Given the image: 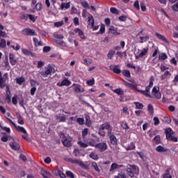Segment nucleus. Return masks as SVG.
Listing matches in <instances>:
<instances>
[{
  "label": "nucleus",
  "mask_w": 178,
  "mask_h": 178,
  "mask_svg": "<svg viewBox=\"0 0 178 178\" xmlns=\"http://www.w3.org/2000/svg\"><path fill=\"white\" fill-rule=\"evenodd\" d=\"M123 84L124 86H127L128 88H131V90H134V91H136V92H140L143 95H145V97H148L149 98H152L151 97V88L154 87V76L150 77V81L149 86H146L145 90H138L137 88L133 85L131 83H129L124 80H123Z\"/></svg>",
  "instance_id": "nucleus-1"
},
{
  "label": "nucleus",
  "mask_w": 178,
  "mask_h": 178,
  "mask_svg": "<svg viewBox=\"0 0 178 178\" xmlns=\"http://www.w3.org/2000/svg\"><path fill=\"white\" fill-rule=\"evenodd\" d=\"M51 73H55V67H54V65L49 64L45 67V70L40 72V74L42 75V77H48Z\"/></svg>",
  "instance_id": "nucleus-2"
},
{
  "label": "nucleus",
  "mask_w": 178,
  "mask_h": 178,
  "mask_svg": "<svg viewBox=\"0 0 178 178\" xmlns=\"http://www.w3.org/2000/svg\"><path fill=\"white\" fill-rule=\"evenodd\" d=\"M127 171L130 177H134L135 175H138L140 170L136 165H129V168H127Z\"/></svg>",
  "instance_id": "nucleus-3"
},
{
  "label": "nucleus",
  "mask_w": 178,
  "mask_h": 178,
  "mask_svg": "<svg viewBox=\"0 0 178 178\" xmlns=\"http://www.w3.org/2000/svg\"><path fill=\"white\" fill-rule=\"evenodd\" d=\"M152 95H150V98H156V99H161L162 98V93L159 92V87L154 86L152 90Z\"/></svg>",
  "instance_id": "nucleus-4"
},
{
  "label": "nucleus",
  "mask_w": 178,
  "mask_h": 178,
  "mask_svg": "<svg viewBox=\"0 0 178 178\" xmlns=\"http://www.w3.org/2000/svg\"><path fill=\"white\" fill-rule=\"evenodd\" d=\"M99 130V131L107 130L108 134H112V127L111 126V124H109V122H104V124H102L100 126Z\"/></svg>",
  "instance_id": "nucleus-5"
},
{
  "label": "nucleus",
  "mask_w": 178,
  "mask_h": 178,
  "mask_svg": "<svg viewBox=\"0 0 178 178\" xmlns=\"http://www.w3.org/2000/svg\"><path fill=\"white\" fill-rule=\"evenodd\" d=\"M22 34H24V35L33 36V35H37V32H35V31H34V29L26 28L22 30Z\"/></svg>",
  "instance_id": "nucleus-6"
},
{
  "label": "nucleus",
  "mask_w": 178,
  "mask_h": 178,
  "mask_svg": "<svg viewBox=\"0 0 178 178\" xmlns=\"http://www.w3.org/2000/svg\"><path fill=\"white\" fill-rule=\"evenodd\" d=\"M88 22L89 23V24H90L92 27V30L94 31L98 30V29H99V26H94V17H92L91 15H90L88 17Z\"/></svg>",
  "instance_id": "nucleus-7"
},
{
  "label": "nucleus",
  "mask_w": 178,
  "mask_h": 178,
  "mask_svg": "<svg viewBox=\"0 0 178 178\" xmlns=\"http://www.w3.org/2000/svg\"><path fill=\"white\" fill-rule=\"evenodd\" d=\"M74 33L76 34H78V35L80 37L81 40H86V35L84 34V32H83V30L76 28L74 30Z\"/></svg>",
  "instance_id": "nucleus-8"
},
{
  "label": "nucleus",
  "mask_w": 178,
  "mask_h": 178,
  "mask_svg": "<svg viewBox=\"0 0 178 178\" xmlns=\"http://www.w3.org/2000/svg\"><path fill=\"white\" fill-rule=\"evenodd\" d=\"M96 148H98L102 152L106 151L108 149V145L105 143H97Z\"/></svg>",
  "instance_id": "nucleus-9"
},
{
  "label": "nucleus",
  "mask_w": 178,
  "mask_h": 178,
  "mask_svg": "<svg viewBox=\"0 0 178 178\" xmlns=\"http://www.w3.org/2000/svg\"><path fill=\"white\" fill-rule=\"evenodd\" d=\"M9 59H10V63L12 66H15V65L17 63V60L16 59L15 54L12 53L9 54Z\"/></svg>",
  "instance_id": "nucleus-10"
},
{
  "label": "nucleus",
  "mask_w": 178,
  "mask_h": 178,
  "mask_svg": "<svg viewBox=\"0 0 178 178\" xmlns=\"http://www.w3.org/2000/svg\"><path fill=\"white\" fill-rule=\"evenodd\" d=\"M72 84V82L69 81V79H64L61 83H57V86L58 87H63V86H65L66 87H69Z\"/></svg>",
  "instance_id": "nucleus-11"
},
{
  "label": "nucleus",
  "mask_w": 178,
  "mask_h": 178,
  "mask_svg": "<svg viewBox=\"0 0 178 178\" xmlns=\"http://www.w3.org/2000/svg\"><path fill=\"white\" fill-rule=\"evenodd\" d=\"M110 70H113L116 74H120L122 71L120 70V68L119 67V65H111Z\"/></svg>",
  "instance_id": "nucleus-12"
},
{
  "label": "nucleus",
  "mask_w": 178,
  "mask_h": 178,
  "mask_svg": "<svg viewBox=\"0 0 178 178\" xmlns=\"http://www.w3.org/2000/svg\"><path fill=\"white\" fill-rule=\"evenodd\" d=\"M165 136L167 140H170V138L173 136V130L172 129L168 128L165 130Z\"/></svg>",
  "instance_id": "nucleus-13"
},
{
  "label": "nucleus",
  "mask_w": 178,
  "mask_h": 178,
  "mask_svg": "<svg viewBox=\"0 0 178 178\" xmlns=\"http://www.w3.org/2000/svg\"><path fill=\"white\" fill-rule=\"evenodd\" d=\"M155 35L159 40H161V41H163L164 42H166V43L169 42V41H168V39H166V38L162 34L159 33H156Z\"/></svg>",
  "instance_id": "nucleus-14"
},
{
  "label": "nucleus",
  "mask_w": 178,
  "mask_h": 178,
  "mask_svg": "<svg viewBox=\"0 0 178 178\" xmlns=\"http://www.w3.org/2000/svg\"><path fill=\"white\" fill-rule=\"evenodd\" d=\"M41 175L43 176L44 178H51V172H49L48 170L42 169L41 170Z\"/></svg>",
  "instance_id": "nucleus-15"
},
{
  "label": "nucleus",
  "mask_w": 178,
  "mask_h": 178,
  "mask_svg": "<svg viewBox=\"0 0 178 178\" xmlns=\"http://www.w3.org/2000/svg\"><path fill=\"white\" fill-rule=\"evenodd\" d=\"M10 146L11 147L12 149H14L15 151H19V149H20V145H19V144H17L16 142L10 143Z\"/></svg>",
  "instance_id": "nucleus-16"
},
{
  "label": "nucleus",
  "mask_w": 178,
  "mask_h": 178,
  "mask_svg": "<svg viewBox=\"0 0 178 178\" xmlns=\"http://www.w3.org/2000/svg\"><path fill=\"white\" fill-rule=\"evenodd\" d=\"M5 27L0 24V38L1 37L2 38H6L8 37V34H6L5 31H3Z\"/></svg>",
  "instance_id": "nucleus-17"
},
{
  "label": "nucleus",
  "mask_w": 178,
  "mask_h": 178,
  "mask_svg": "<svg viewBox=\"0 0 178 178\" xmlns=\"http://www.w3.org/2000/svg\"><path fill=\"white\" fill-rule=\"evenodd\" d=\"M108 137H110L111 143L113 145H116V144H118V138H116L115 135H112V134H108Z\"/></svg>",
  "instance_id": "nucleus-18"
},
{
  "label": "nucleus",
  "mask_w": 178,
  "mask_h": 178,
  "mask_svg": "<svg viewBox=\"0 0 178 178\" xmlns=\"http://www.w3.org/2000/svg\"><path fill=\"white\" fill-rule=\"evenodd\" d=\"M108 33L114 34L115 35H119V34H120V33L118 32V28H115V26H111Z\"/></svg>",
  "instance_id": "nucleus-19"
},
{
  "label": "nucleus",
  "mask_w": 178,
  "mask_h": 178,
  "mask_svg": "<svg viewBox=\"0 0 178 178\" xmlns=\"http://www.w3.org/2000/svg\"><path fill=\"white\" fill-rule=\"evenodd\" d=\"M172 73H170V72L169 71H165L164 74L161 76V79L165 80V79H166L167 80H168L169 79H170Z\"/></svg>",
  "instance_id": "nucleus-20"
},
{
  "label": "nucleus",
  "mask_w": 178,
  "mask_h": 178,
  "mask_svg": "<svg viewBox=\"0 0 178 178\" xmlns=\"http://www.w3.org/2000/svg\"><path fill=\"white\" fill-rule=\"evenodd\" d=\"M74 90L77 93L84 92V88L81 87V85H76V86L74 87Z\"/></svg>",
  "instance_id": "nucleus-21"
},
{
  "label": "nucleus",
  "mask_w": 178,
  "mask_h": 178,
  "mask_svg": "<svg viewBox=\"0 0 178 178\" xmlns=\"http://www.w3.org/2000/svg\"><path fill=\"white\" fill-rule=\"evenodd\" d=\"M82 169H85L86 170H88L90 169V165L88 164V162H81V164L79 165Z\"/></svg>",
  "instance_id": "nucleus-22"
},
{
  "label": "nucleus",
  "mask_w": 178,
  "mask_h": 178,
  "mask_svg": "<svg viewBox=\"0 0 178 178\" xmlns=\"http://www.w3.org/2000/svg\"><path fill=\"white\" fill-rule=\"evenodd\" d=\"M113 92H115V94H117V95H124V91L120 88L113 90Z\"/></svg>",
  "instance_id": "nucleus-23"
},
{
  "label": "nucleus",
  "mask_w": 178,
  "mask_h": 178,
  "mask_svg": "<svg viewBox=\"0 0 178 178\" xmlns=\"http://www.w3.org/2000/svg\"><path fill=\"white\" fill-rule=\"evenodd\" d=\"M22 54H24V55H26V56H34L33 52L30 51L27 49H22Z\"/></svg>",
  "instance_id": "nucleus-24"
},
{
  "label": "nucleus",
  "mask_w": 178,
  "mask_h": 178,
  "mask_svg": "<svg viewBox=\"0 0 178 178\" xmlns=\"http://www.w3.org/2000/svg\"><path fill=\"white\" fill-rule=\"evenodd\" d=\"M4 67L7 69L8 70H10V65L9 64V60L8 58V56H6L5 60L3 61Z\"/></svg>",
  "instance_id": "nucleus-25"
},
{
  "label": "nucleus",
  "mask_w": 178,
  "mask_h": 178,
  "mask_svg": "<svg viewBox=\"0 0 178 178\" xmlns=\"http://www.w3.org/2000/svg\"><path fill=\"white\" fill-rule=\"evenodd\" d=\"M14 127L16 129V130H17V131L22 133V134H26V129H24V127L17 126V125H15V127Z\"/></svg>",
  "instance_id": "nucleus-26"
},
{
  "label": "nucleus",
  "mask_w": 178,
  "mask_h": 178,
  "mask_svg": "<svg viewBox=\"0 0 178 178\" xmlns=\"http://www.w3.org/2000/svg\"><path fill=\"white\" fill-rule=\"evenodd\" d=\"M56 120L60 122H66V116L65 115H56Z\"/></svg>",
  "instance_id": "nucleus-27"
},
{
  "label": "nucleus",
  "mask_w": 178,
  "mask_h": 178,
  "mask_svg": "<svg viewBox=\"0 0 178 178\" xmlns=\"http://www.w3.org/2000/svg\"><path fill=\"white\" fill-rule=\"evenodd\" d=\"M98 143L95 141L94 139H89L88 141V145H90V147H95V148H97V145Z\"/></svg>",
  "instance_id": "nucleus-28"
},
{
  "label": "nucleus",
  "mask_w": 178,
  "mask_h": 178,
  "mask_svg": "<svg viewBox=\"0 0 178 178\" xmlns=\"http://www.w3.org/2000/svg\"><path fill=\"white\" fill-rule=\"evenodd\" d=\"M156 152H167L168 149L163 147L161 145H159L156 148Z\"/></svg>",
  "instance_id": "nucleus-29"
},
{
  "label": "nucleus",
  "mask_w": 178,
  "mask_h": 178,
  "mask_svg": "<svg viewBox=\"0 0 178 178\" xmlns=\"http://www.w3.org/2000/svg\"><path fill=\"white\" fill-rule=\"evenodd\" d=\"M63 144L65 147H72V140L69 139H65L63 140Z\"/></svg>",
  "instance_id": "nucleus-30"
},
{
  "label": "nucleus",
  "mask_w": 178,
  "mask_h": 178,
  "mask_svg": "<svg viewBox=\"0 0 178 178\" xmlns=\"http://www.w3.org/2000/svg\"><path fill=\"white\" fill-rule=\"evenodd\" d=\"M159 60H166L168 59V54L165 53H161L159 55Z\"/></svg>",
  "instance_id": "nucleus-31"
},
{
  "label": "nucleus",
  "mask_w": 178,
  "mask_h": 178,
  "mask_svg": "<svg viewBox=\"0 0 178 178\" xmlns=\"http://www.w3.org/2000/svg\"><path fill=\"white\" fill-rule=\"evenodd\" d=\"M69 8H70V2L68 3H62L60 5V9L62 10H64V8L65 9H69Z\"/></svg>",
  "instance_id": "nucleus-32"
},
{
  "label": "nucleus",
  "mask_w": 178,
  "mask_h": 178,
  "mask_svg": "<svg viewBox=\"0 0 178 178\" xmlns=\"http://www.w3.org/2000/svg\"><path fill=\"white\" fill-rule=\"evenodd\" d=\"M77 144L81 148H87L88 147V143H86L81 140L78 141Z\"/></svg>",
  "instance_id": "nucleus-33"
},
{
  "label": "nucleus",
  "mask_w": 178,
  "mask_h": 178,
  "mask_svg": "<svg viewBox=\"0 0 178 178\" xmlns=\"http://www.w3.org/2000/svg\"><path fill=\"white\" fill-rule=\"evenodd\" d=\"M24 81H26V79L23 76L16 79L17 84H19V86H22Z\"/></svg>",
  "instance_id": "nucleus-34"
},
{
  "label": "nucleus",
  "mask_w": 178,
  "mask_h": 178,
  "mask_svg": "<svg viewBox=\"0 0 178 178\" xmlns=\"http://www.w3.org/2000/svg\"><path fill=\"white\" fill-rule=\"evenodd\" d=\"M33 42H34L35 47H41V45H42V43H41V42H40L37 39V38H33Z\"/></svg>",
  "instance_id": "nucleus-35"
},
{
  "label": "nucleus",
  "mask_w": 178,
  "mask_h": 178,
  "mask_svg": "<svg viewBox=\"0 0 178 178\" xmlns=\"http://www.w3.org/2000/svg\"><path fill=\"white\" fill-rule=\"evenodd\" d=\"M148 54V49H143L141 52L139 54V56H140V58H143V56H145V55Z\"/></svg>",
  "instance_id": "nucleus-36"
},
{
  "label": "nucleus",
  "mask_w": 178,
  "mask_h": 178,
  "mask_svg": "<svg viewBox=\"0 0 178 178\" xmlns=\"http://www.w3.org/2000/svg\"><path fill=\"white\" fill-rule=\"evenodd\" d=\"M6 40L1 39L0 40V48H6Z\"/></svg>",
  "instance_id": "nucleus-37"
},
{
  "label": "nucleus",
  "mask_w": 178,
  "mask_h": 178,
  "mask_svg": "<svg viewBox=\"0 0 178 178\" xmlns=\"http://www.w3.org/2000/svg\"><path fill=\"white\" fill-rule=\"evenodd\" d=\"M136 145L134 143H131L127 147V151H133V149H135Z\"/></svg>",
  "instance_id": "nucleus-38"
},
{
  "label": "nucleus",
  "mask_w": 178,
  "mask_h": 178,
  "mask_svg": "<svg viewBox=\"0 0 178 178\" xmlns=\"http://www.w3.org/2000/svg\"><path fill=\"white\" fill-rule=\"evenodd\" d=\"M136 105V109H143L144 108V104L140 102H134V103Z\"/></svg>",
  "instance_id": "nucleus-39"
},
{
  "label": "nucleus",
  "mask_w": 178,
  "mask_h": 178,
  "mask_svg": "<svg viewBox=\"0 0 178 178\" xmlns=\"http://www.w3.org/2000/svg\"><path fill=\"white\" fill-rule=\"evenodd\" d=\"M90 158L92 159H94V161H98V155H97L95 153L92 152L89 154Z\"/></svg>",
  "instance_id": "nucleus-40"
},
{
  "label": "nucleus",
  "mask_w": 178,
  "mask_h": 178,
  "mask_svg": "<svg viewBox=\"0 0 178 178\" xmlns=\"http://www.w3.org/2000/svg\"><path fill=\"white\" fill-rule=\"evenodd\" d=\"M140 42H145V41H148V40H149V36L146 35V36H140Z\"/></svg>",
  "instance_id": "nucleus-41"
},
{
  "label": "nucleus",
  "mask_w": 178,
  "mask_h": 178,
  "mask_svg": "<svg viewBox=\"0 0 178 178\" xmlns=\"http://www.w3.org/2000/svg\"><path fill=\"white\" fill-rule=\"evenodd\" d=\"M134 8H135L136 10H140V2L138 0L135 1L134 3Z\"/></svg>",
  "instance_id": "nucleus-42"
},
{
  "label": "nucleus",
  "mask_w": 178,
  "mask_h": 178,
  "mask_svg": "<svg viewBox=\"0 0 178 178\" xmlns=\"http://www.w3.org/2000/svg\"><path fill=\"white\" fill-rule=\"evenodd\" d=\"M92 166L95 169V170H96V172H100L99 168H98V164H97V162H92Z\"/></svg>",
  "instance_id": "nucleus-43"
},
{
  "label": "nucleus",
  "mask_w": 178,
  "mask_h": 178,
  "mask_svg": "<svg viewBox=\"0 0 178 178\" xmlns=\"http://www.w3.org/2000/svg\"><path fill=\"white\" fill-rule=\"evenodd\" d=\"M76 122L80 126H83V124H84V118H76Z\"/></svg>",
  "instance_id": "nucleus-44"
},
{
  "label": "nucleus",
  "mask_w": 178,
  "mask_h": 178,
  "mask_svg": "<svg viewBox=\"0 0 178 178\" xmlns=\"http://www.w3.org/2000/svg\"><path fill=\"white\" fill-rule=\"evenodd\" d=\"M147 110L150 115H154V106L151 104H149L147 106Z\"/></svg>",
  "instance_id": "nucleus-45"
},
{
  "label": "nucleus",
  "mask_w": 178,
  "mask_h": 178,
  "mask_svg": "<svg viewBox=\"0 0 178 178\" xmlns=\"http://www.w3.org/2000/svg\"><path fill=\"white\" fill-rule=\"evenodd\" d=\"M42 8V4L40 2L37 3L35 5V9L36 10H41V9Z\"/></svg>",
  "instance_id": "nucleus-46"
},
{
  "label": "nucleus",
  "mask_w": 178,
  "mask_h": 178,
  "mask_svg": "<svg viewBox=\"0 0 178 178\" xmlns=\"http://www.w3.org/2000/svg\"><path fill=\"white\" fill-rule=\"evenodd\" d=\"M154 142L155 144H161V136H156L154 138Z\"/></svg>",
  "instance_id": "nucleus-47"
},
{
  "label": "nucleus",
  "mask_w": 178,
  "mask_h": 178,
  "mask_svg": "<svg viewBox=\"0 0 178 178\" xmlns=\"http://www.w3.org/2000/svg\"><path fill=\"white\" fill-rule=\"evenodd\" d=\"M86 84H88V86H94L95 84V79L92 78V79L88 80Z\"/></svg>",
  "instance_id": "nucleus-48"
},
{
  "label": "nucleus",
  "mask_w": 178,
  "mask_h": 178,
  "mask_svg": "<svg viewBox=\"0 0 178 178\" xmlns=\"http://www.w3.org/2000/svg\"><path fill=\"white\" fill-rule=\"evenodd\" d=\"M115 51L113 50H111L108 54H107V56L109 59H112L113 58V55H115Z\"/></svg>",
  "instance_id": "nucleus-49"
},
{
  "label": "nucleus",
  "mask_w": 178,
  "mask_h": 178,
  "mask_svg": "<svg viewBox=\"0 0 178 178\" xmlns=\"http://www.w3.org/2000/svg\"><path fill=\"white\" fill-rule=\"evenodd\" d=\"M70 162L72 163H75V164H76V165H81V162H82V161L81 160H80V159H72L71 161H70Z\"/></svg>",
  "instance_id": "nucleus-50"
},
{
  "label": "nucleus",
  "mask_w": 178,
  "mask_h": 178,
  "mask_svg": "<svg viewBox=\"0 0 178 178\" xmlns=\"http://www.w3.org/2000/svg\"><path fill=\"white\" fill-rule=\"evenodd\" d=\"M122 74L125 77H130V76H131L130 71L127 70H124L122 71Z\"/></svg>",
  "instance_id": "nucleus-51"
},
{
  "label": "nucleus",
  "mask_w": 178,
  "mask_h": 178,
  "mask_svg": "<svg viewBox=\"0 0 178 178\" xmlns=\"http://www.w3.org/2000/svg\"><path fill=\"white\" fill-rule=\"evenodd\" d=\"M82 6H83L86 9H90V5H88V3L86 1L81 2Z\"/></svg>",
  "instance_id": "nucleus-52"
},
{
  "label": "nucleus",
  "mask_w": 178,
  "mask_h": 178,
  "mask_svg": "<svg viewBox=\"0 0 178 178\" xmlns=\"http://www.w3.org/2000/svg\"><path fill=\"white\" fill-rule=\"evenodd\" d=\"M28 18L33 23L35 22V20H37V17L33 15H28Z\"/></svg>",
  "instance_id": "nucleus-53"
},
{
  "label": "nucleus",
  "mask_w": 178,
  "mask_h": 178,
  "mask_svg": "<svg viewBox=\"0 0 178 178\" xmlns=\"http://www.w3.org/2000/svg\"><path fill=\"white\" fill-rule=\"evenodd\" d=\"M57 172L58 175H59L60 178H66V175L65 173L62 172V171L57 170H56Z\"/></svg>",
  "instance_id": "nucleus-54"
},
{
  "label": "nucleus",
  "mask_w": 178,
  "mask_h": 178,
  "mask_svg": "<svg viewBox=\"0 0 178 178\" xmlns=\"http://www.w3.org/2000/svg\"><path fill=\"white\" fill-rule=\"evenodd\" d=\"M110 12H111V13H113L115 15H118L119 13V12L118 11V9L115 7H111L110 8Z\"/></svg>",
  "instance_id": "nucleus-55"
},
{
  "label": "nucleus",
  "mask_w": 178,
  "mask_h": 178,
  "mask_svg": "<svg viewBox=\"0 0 178 178\" xmlns=\"http://www.w3.org/2000/svg\"><path fill=\"white\" fill-rule=\"evenodd\" d=\"M55 27H62L63 26V21H59L54 23Z\"/></svg>",
  "instance_id": "nucleus-56"
},
{
  "label": "nucleus",
  "mask_w": 178,
  "mask_h": 178,
  "mask_svg": "<svg viewBox=\"0 0 178 178\" xmlns=\"http://www.w3.org/2000/svg\"><path fill=\"white\" fill-rule=\"evenodd\" d=\"M74 24L75 26H79L80 25V21L79 20V17H76L73 19Z\"/></svg>",
  "instance_id": "nucleus-57"
},
{
  "label": "nucleus",
  "mask_w": 178,
  "mask_h": 178,
  "mask_svg": "<svg viewBox=\"0 0 178 178\" xmlns=\"http://www.w3.org/2000/svg\"><path fill=\"white\" fill-rule=\"evenodd\" d=\"M20 19L22 20H27V19H29V14H21Z\"/></svg>",
  "instance_id": "nucleus-58"
},
{
  "label": "nucleus",
  "mask_w": 178,
  "mask_h": 178,
  "mask_svg": "<svg viewBox=\"0 0 178 178\" xmlns=\"http://www.w3.org/2000/svg\"><path fill=\"white\" fill-rule=\"evenodd\" d=\"M10 48H13L15 51H19L20 49V45H19V44H16V46L11 45Z\"/></svg>",
  "instance_id": "nucleus-59"
},
{
  "label": "nucleus",
  "mask_w": 178,
  "mask_h": 178,
  "mask_svg": "<svg viewBox=\"0 0 178 178\" xmlns=\"http://www.w3.org/2000/svg\"><path fill=\"white\" fill-rule=\"evenodd\" d=\"M66 175L68 177L74 178V174L72 171H67Z\"/></svg>",
  "instance_id": "nucleus-60"
},
{
  "label": "nucleus",
  "mask_w": 178,
  "mask_h": 178,
  "mask_svg": "<svg viewBox=\"0 0 178 178\" xmlns=\"http://www.w3.org/2000/svg\"><path fill=\"white\" fill-rule=\"evenodd\" d=\"M12 102H13V105H17V95L13 96V97L12 99Z\"/></svg>",
  "instance_id": "nucleus-61"
},
{
  "label": "nucleus",
  "mask_w": 178,
  "mask_h": 178,
  "mask_svg": "<svg viewBox=\"0 0 178 178\" xmlns=\"http://www.w3.org/2000/svg\"><path fill=\"white\" fill-rule=\"evenodd\" d=\"M115 178H127L124 173H119L117 176H115Z\"/></svg>",
  "instance_id": "nucleus-62"
},
{
  "label": "nucleus",
  "mask_w": 178,
  "mask_h": 178,
  "mask_svg": "<svg viewBox=\"0 0 178 178\" xmlns=\"http://www.w3.org/2000/svg\"><path fill=\"white\" fill-rule=\"evenodd\" d=\"M101 34H104L105 33V24H102L100 26V30H99Z\"/></svg>",
  "instance_id": "nucleus-63"
},
{
  "label": "nucleus",
  "mask_w": 178,
  "mask_h": 178,
  "mask_svg": "<svg viewBox=\"0 0 178 178\" xmlns=\"http://www.w3.org/2000/svg\"><path fill=\"white\" fill-rule=\"evenodd\" d=\"M168 69H169V67H168L163 65H161L160 66V70H161V72H165V70H168Z\"/></svg>",
  "instance_id": "nucleus-64"
}]
</instances>
